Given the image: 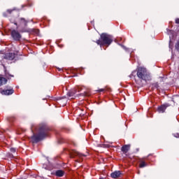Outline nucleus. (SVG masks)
Segmentation results:
<instances>
[{"mask_svg": "<svg viewBox=\"0 0 179 179\" xmlns=\"http://www.w3.org/2000/svg\"><path fill=\"white\" fill-rule=\"evenodd\" d=\"M47 131H48V128L45 124H43L40 126L39 130L37 134H34L31 136V140L34 143H37V142H40V141H43L47 136Z\"/></svg>", "mask_w": 179, "mask_h": 179, "instance_id": "obj_1", "label": "nucleus"}, {"mask_svg": "<svg viewBox=\"0 0 179 179\" xmlns=\"http://www.w3.org/2000/svg\"><path fill=\"white\" fill-rule=\"evenodd\" d=\"M10 22L17 26V29L21 27V29L20 30V33H30V31H31V29L27 28V23H29V21L23 17L19 18L18 24L16 22Z\"/></svg>", "mask_w": 179, "mask_h": 179, "instance_id": "obj_2", "label": "nucleus"}, {"mask_svg": "<svg viewBox=\"0 0 179 179\" xmlns=\"http://www.w3.org/2000/svg\"><path fill=\"white\" fill-rule=\"evenodd\" d=\"M112 43L113 37L107 34H101L100 39L96 41V44H98V45H104V44L110 45Z\"/></svg>", "mask_w": 179, "mask_h": 179, "instance_id": "obj_3", "label": "nucleus"}, {"mask_svg": "<svg viewBox=\"0 0 179 179\" xmlns=\"http://www.w3.org/2000/svg\"><path fill=\"white\" fill-rule=\"evenodd\" d=\"M137 76L142 80H146V76H148V71L145 68L139 67L137 71Z\"/></svg>", "mask_w": 179, "mask_h": 179, "instance_id": "obj_4", "label": "nucleus"}, {"mask_svg": "<svg viewBox=\"0 0 179 179\" xmlns=\"http://www.w3.org/2000/svg\"><path fill=\"white\" fill-rule=\"evenodd\" d=\"M17 55V52H8L6 55H3L2 57H3L4 59H8V61H13L16 58V56Z\"/></svg>", "mask_w": 179, "mask_h": 179, "instance_id": "obj_5", "label": "nucleus"}, {"mask_svg": "<svg viewBox=\"0 0 179 179\" xmlns=\"http://www.w3.org/2000/svg\"><path fill=\"white\" fill-rule=\"evenodd\" d=\"M78 92H80V87H78V89L75 88V89L70 90L67 93V95L69 96V97H71V99H75L76 97H78V95L76 94V93H78Z\"/></svg>", "mask_w": 179, "mask_h": 179, "instance_id": "obj_6", "label": "nucleus"}, {"mask_svg": "<svg viewBox=\"0 0 179 179\" xmlns=\"http://www.w3.org/2000/svg\"><path fill=\"white\" fill-rule=\"evenodd\" d=\"M11 36L15 41H20V38H22V35L20 34V33L15 29L11 31Z\"/></svg>", "mask_w": 179, "mask_h": 179, "instance_id": "obj_7", "label": "nucleus"}, {"mask_svg": "<svg viewBox=\"0 0 179 179\" xmlns=\"http://www.w3.org/2000/svg\"><path fill=\"white\" fill-rule=\"evenodd\" d=\"M167 107H170V104L169 103H165L162 105L161 106L158 107L157 108V111L159 113H163L166 111V108H167Z\"/></svg>", "mask_w": 179, "mask_h": 179, "instance_id": "obj_8", "label": "nucleus"}, {"mask_svg": "<svg viewBox=\"0 0 179 179\" xmlns=\"http://www.w3.org/2000/svg\"><path fill=\"white\" fill-rule=\"evenodd\" d=\"M14 92L13 89H10L2 90L1 93V94H4V96H10V94H13Z\"/></svg>", "mask_w": 179, "mask_h": 179, "instance_id": "obj_9", "label": "nucleus"}, {"mask_svg": "<svg viewBox=\"0 0 179 179\" xmlns=\"http://www.w3.org/2000/svg\"><path fill=\"white\" fill-rule=\"evenodd\" d=\"M110 177H111L112 178H118L119 177H121V171H116L113 172V173L110 174Z\"/></svg>", "mask_w": 179, "mask_h": 179, "instance_id": "obj_10", "label": "nucleus"}, {"mask_svg": "<svg viewBox=\"0 0 179 179\" xmlns=\"http://www.w3.org/2000/svg\"><path fill=\"white\" fill-rule=\"evenodd\" d=\"M129 149H131V145H124L122 147L121 150L124 153H128V152H129Z\"/></svg>", "mask_w": 179, "mask_h": 179, "instance_id": "obj_11", "label": "nucleus"}, {"mask_svg": "<svg viewBox=\"0 0 179 179\" xmlns=\"http://www.w3.org/2000/svg\"><path fill=\"white\" fill-rule=\"evenodd\" d=\"M73 156H78L80 159H82V157H86V155H83L76 150L73 151Z\"/></svg>", "mask_w": 179, "mask_h": 179, "instance_id": "obj_12", "label": "nucleus"}, {"mask_svg": "<svg viewBox=\"0 0 179 179\" xmlns=\"http://www.w3.org/2000/svg\"><path fill=\"white\" fill-rule=\"evenodd\" d=\"M64 174H65V171L62 170H57L55 173V176H56V177H64Z\"/></svg>", "mask_w": 179, "mask_h": 179, "instance_id": "obj_13", "label": "nucleus"}, {"mask_svg": "<svg viewBox=\"0 0 179 179\" xmlns=\"http://www.w3.org/2000/svg\"><path fill=\"white\" fill-rule=\"evenodd\" d=\"M43 169H45V170H49L51 171L54 169V166H52L50 163L48 164V165H43Z\"/></svg>", "mask_w": 179, "mask_h": 179, "instance_id": "obj_14", "label": "nucleus"}, {"mask_svg": "<svg viewBox=\"0 0 179 179\" xmlns=\"http://www.w3.org/2000/svg\"><path fill=\"white\" fill-rule=\"evenodd\" d=\"M8 83V80L3 77H0V87L3 86V85H6Z\"/></svg>", "mask_w": 179, "mask_h": 179, "instance_id": "obj_15", "label": "nucleus"}, {"mask_svg": "<svg viewBox=\"0 0 179 179\" xmlns=\"http://www.w3.org/2000/svg\"><path fill=\"white\" fill-rule=\"evenodd\" d=\"M146 166H148V164H145V162L141 161L140 163V167L141 169L143 168V167H146Z\"/></svg>", "mask_w": 179, "mask_h": 179, "instance_id": "obj_16", "label": "nucleus"}, {"mask_svg": "<svg viewBox=\"0 0 179 179\" xmlns=\"http://www.w3.org/2000/svg\"><path fill=\"white\" fill-rule=\"evenodd\" d=\"M152 89H159V83H155L152 84Z\"/></svg>", "mask_w": 179, "mask_h": 179, "instance_id": "obj_17", "label": "nucleus"}, {"mask_svg": "<svg viewBox=\"0 0 179 179\" xmlns=\"http://www.w3.org/2000/svg\"><path fill=\"white\" fill-rule=\"evenodd\" d=\"M6 78H7V79H9L10 78H13V76L8 73H6Z\"/></svg>", "mask_w": 179, "mask_h": 179, "instance_id": "obj_18", "label": "nucleus"}, {"mask_svg": "<svg viewBox=\"0 0 179 179\" xmlns=\"http://www.w3.org/2000/svg\"><path fill=\"white\" fill-rule=\"evenodd\" d=\"M175 48L178 51H179V41L176 44Z\"/></svg>", "mask_w": 179, "mask_h": 179, "instance_id": "obj_19", "label": "nucleus"}, {"mask_svg": "<svg viewBox=\"0 0 179 179\" xmlns=\"http://www.w3.org/2000/svg\"><path fill=\"white\" fill-rule=\"evenodd\" d=\"M167 33H168V34H173V33H174V31L173 30L167 29Z\"/></svg>", "mask_w": 179, "mask_h": 179, "instance_id": "obj_20", "label": "nucleus"}, {"mask_svg": "<svg viewBox=\"0 0 179 179\" xmlns=\"http://www.w3.org/2000/svg\"><path fill=\"white\" fill-rule=\"evenodd\" d=\"M10 152L12 153H15L16 152V149L15 148H10Z\"/></svg>", "mask_w": 179, "mask_h": 179, "instance_id": "obj_21", "label": "nucleus"}, {"mask_svg": "<svg viewBox=\"0 0 179 179\" xmlns=\"http://www.w3.org/2000/svg\"><path fill=\"white\" fill-rule=\"evenodd\" d=\"M13 10H15L14 9L11 10V9H8L7 10L8 13H12V12H13Z\"/></svg>", "mask_w": 179, "mask_h": 179, "instance_id": "obj_22", "label": "nucleus"}, {"mask_svg": "<svg viewBox=\"0 0 179 179\" xmlns=\"http://www.w3.org/2000/svg\"><path fill=\"white\" fill-rule=\"evenodd\" d=\"M173 136H175V138H179V134L176 133V134H173Z\"/></svg>", "mask_w": 179, "mask_h": 179, "instance_id": "obj_23", "label": "nucleus"}, {"mask_svg": "<svg viewBox=\"0 0 179 179\" xmlns=\"http://www.w3.org/2000/svg\"><path fill=\"white\" fill-rule=\"evenodd\" d=\"M8 157H10V159H13L14 156L12 154H8Z\"/></svg>", "mask_w": 179, "mask_h": 179, "instance_id": "obj_24", "label": "nucleus"}, {"mask_svg": "<svg viewBox=\"0 0 179 179\" xmlns=\"http://www.w3.org/2000/svg\"><path fill=\"white\" fill-rule=\"evenodd\" d=\"M176 23L177 24H179V18H176Z\"/></svg>", "mask_w": 179, "mask_h": 179, "instance_id": "obj_25", "label": "nucleus"}, {"mask_svg": "<svg viewBox=\"0 0 179 179\" xmlns=\"http://www.w3.org/2000/svg\"><path fill=\"white\" fill-rule=\"evenodd\" d=\"M122 47L124 50H125V51H128V49L125 46L122 45Z\"/></svg>", "mask_w": 179, "mask_h": 179, "instance_id": "obj_26", "label": "nucleus"}, {"mask_svg": "<svg viewBox=\"0 0 179 179\" xmlns=\"http://www.w3.org/2000/svg\"><path fill=\"white\" fill-rule=\"evenodd\" d=\"M169 48H171V40L169 41Z\"/></svg>", "mask_w": 179, "mask_h": 179, "instance_id": "obj_27", "label": "nucleus"}, {"mask_svg": "<svg viewBox=\"0 0 179 179\" xmlns=\"http://www.w3.org/2000/svg\"><path fill=\"white\" fill-rule=\"evenodd\" d=\"M99 92H104V90L103 89H101L99 90Z\"/></svg>", "mask_w": 179, "mask_h": 179, "instance_id": "obj_28", "label": "nucleus"}, {"mask_svg": "<svg viewBox=\"0 0 179 179\" xmlns=\"http://www.w3.org/2000/svg\"><path fill=\"white\" fill-rule=\"evenodd\" d=\"M134 73H136V71H133V72L131 73V75L134 76Z\"/></svg>", "mask_w": 179, "mask_h": 179, "instance_id": "obj_29", "label": "nucleus"}, {"mask_svg": "<svg viewBox=\"0 0 179 179\" xmlns=\"http://www.w3.org/2000/svg\"><path fill=\"white\" fill-rule=\"evenodd\" d=\"M58 71H61V69L59 68V69H58Z\"/></svg>", "mask_w": 179, "mask_h": 179, "instance_id": "obj_30", "label": "nucleus"}, {"mask_svg": "<svg viewBox=\"0 0 179 179\" xmlns=\"http://www.w3.org/2000/svg\"><path fill=\"white\" fill-rule=\"evenodd\" d=\"M85 96H87V94H85Z\"/></svg>", "mask_w": 179, "mask_h": 179, "instance_id": "obj_31", "label": "nucleus"}, {"mask_svg": "<svg viewBox=\"0 0 179 179\" xmlns=\"http://www.w3.org/2000/svg\"><path fill=\"white\" fill-rule=\"evenodd\" d=\"M3 16H6V15H5V13H3Z\"/></svg>", "mask_w": 179, "mask_h": 179, "instance_id": "obj_32", "label": "nucleus"}, {"mask_svg": "<svg viewBox=\"0 0 179 179\" xmlns=\"http://www.w3.org/2000/svg\"><path fill=\"white\" fill-rule=\"evenodd\" d=\"M77 162H80V160H77Z\"/></svg>", "mask_w": 179, "mask_h": 179, "instance_id": "obj_33", "label": "nucleus"}]
</instances>
